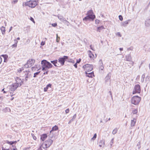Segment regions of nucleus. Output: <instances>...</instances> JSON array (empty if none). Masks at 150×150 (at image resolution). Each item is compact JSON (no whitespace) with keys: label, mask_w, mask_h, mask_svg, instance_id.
Here are the masks:
<instances>
[{"label":"nucleus","mask_w":150,"mask_h":150,"mask_svg":"<svg viewBox=\"0 0 150 150\" xmlns=\"http://www.w3.org/2000/svg\"><path fill=\"white\" fill-rule=\"evenodd\" d=\"M41 64L42 65V70L46 71L48 69L52 68L53 67L52 64L46 60H43L41 61Z\"/></svg>","instance_id":"1"},{"label":"nucleus","mask_w":150,"mask_h":150,"mask_svg":"<svg viewBox=\"0 0 150 150\" xmlns=\"http://www.w3.org/2000/svg\"><path fill=\"white\" fill-rule=\"evenodd\" d=\"M93 11L92 10L88 11L87 13V16L83 19V20L85 21H93L95 18V16L93 14Z\"/></svg>","instance_id":"2"},{"label":"nucleus","mask_w":150,"mask_h":150,"mask_svg":"<svg viewBox=\"0 0 150 150\" xmlns=\"http://www.w3.org/2000/svg\"><path fill=\"white\" fill-rule=\"evenodd\" d=\"M38 4V3L36 0H30L26 2L25 4V6H28L32 8H34Z\"/></svg>","instance_id":"3"},{"label":"nucleus","mask_w":150,"mask_h":150,"mask_svg":"<svg viewBox=\"0 0 150 150\" xmlns=\"http://www.w3.org/2000/svg\"><path fill=\"white\" fill-rule=\"evenodd\" d=\"M141 98L138 96H133L131 99V102L132 104L134 105H137L140 101Z\"/></svg>","instance_id":"4"},{"label":"nucleus","mask_w":150,"mask_h":150,"mask_svg":"<svg viewBox=\"0 0 150 150\" xmlns=\"http://www.w3.org/2000/svg\"><path fill=\"white\" fill-rule=\"evenodd\" d=\"M68 59V56H64L63 57L59 58L58 59V62L59 63V67L63 66L64 64L65 61Z\"/></svg>","instance_id":"5"},{"label":"nucleus","mask_w":150,"mask_h":150,"mask_svg":"<svg viewBox=\"0 0 150 150\" xmlns=\"http://www.w3.org/2000/svg\"><path fill=\"white\" fill-rule=\"evenodd\" d=\"M35 60L33 59H30L24 65L25 68L31 67L34 63Z\"/></svg>","instance_id":"6"},{"label":"nucleus","mask_w":150,"mask_h":150,"mask_svg":"<svg viewBox=\"0 0 150 150\" xmlns=\"http://www.w3.org/2000/svg\"><path fill=\"white\" fill-rule=\"evenodd\" d=\"M83 68L84 70L87 71L88 72H89L93 70V66L92 65L87 64L83 66Z\"/></svg>","instance_id":"7"},{"label":"nucleus","mask_w":150,"mask_h":150,"mask_svg":"<svg viewBox=\"0 0 150 150\" xmlns=\"http://www.w3.org/2000/svg\"><path fill=\"white\" fill-rule=\"evenodd\" d=\"M141 91L140 85L139 84L136 85L134 87L132 93L133 94H135L137 93H140Z\"/></svg>","instance_id":"8"},{"label":"nucleus","mask_w":150,"mask_h":150,"mask_svg":"<svg viewBox=\"0 0 150 150\" xmlns=\"http://www.w3.org/2000/svg\"><path fill=\"white\" fill-rule=\"evenodd\" d=\"M19 86L17 83H14L12 85L8 86V88L11 91H15L18 87Z\"/></svg>","instance_id":"9"},{"label":"nucleus","mask_w":150,"mask_h":150,"mask_svg":"<svg viewBox=\"0 0 150 150\" xmlns=\"http://www.w3.org/2000/svg\"><path fill=\"white\" fill-rule=\"evenodd\" d=\"M125 59L126 61L131 62L130 63L131 65L133 66L134 64V62L132 60V57L130 54H128L125 56Z\"/></svg>","instance_id":"10"},{"label":"nucleus","mask_w":150,"mask_h":150,"mask_svg":"<svg viewBox=\"0 0 150 150\" xmlns=\"http://www.w3.org/2000/svg\"><path fill=\"white\" fill-rule=\"evenodd\" d=\"M45 146L46 148H47L50 147V146L52 144L53 142V140L50 139H48L46 140L45 142Z\"/></svg>","instance_id":"11"},{"label":"nucleus","mask_w":150,"mask_h":150,"mask_svg":"<svg viewBox=\"0 0 150 150\" xmlns=\"http://www.w3.org/2000/svg\"><path fill=\"white\" fill-rule=\"evenodd\" d=\"M16 83H17L19 86L21 85L22 83L23 82V81L21 80L20 78L16 77Z\"/></svg>","instance_id":"12"},{"label":"nucleus","mask_w":150,"mask_h":150,"mask_svg":"<svg viewBox=\"0 0 150 150\" xmlns=\"http://www.w3.org/2000/svg\"><path fill=\"white\" fill-rule=\"evenodd\" d=\"M58 60L57 59L53 60L51 61L50 62L52 63L55 67H60L59 64L58 63Z\"/></svg>","instance_id":"13"},{"label":"nucleus","mask_w":150,"mask_h":150,"mask_svg":"<svg viewBox=\"0 0 150 150\" xmlns=\"http://www.w3.org/2000/svg\"><path fill=\"white\" fill-rule=\"evenodd\" d=\"M99 63L100 64L99 69L103 70L104 69V67L102 59L100 60Z\"/></svg>","instance_id":"14"},{"label":"nucleus","mask_w":150,"mask_h":150,"mask_svg":"<svg viewBox=\"0 0 150 150\" xmlns=\"http://www.w3.org/2000/svg\"><path fill=\"white\" fill-rule=\"evenodd\" d=\"M85 73L86 74V76L92 78L93 76H94L93 71L89 73H87V71H86Z\"/></svg>","instance_id":"15"},{"label":"nucleus","mask_w":150,"mask_h":150,"mask_svg":"<svg viewBox=\"0 0 150 150\" xmlns=\"http://www.w3.org/2000/svg\"><path fill=\"white\" fill-rule=\"evenodd\" d=\"M24 76H31V74L29 71H25L23 72Z\"/></svg>","instance_id":"16"},{"label":"nucleus","mask_w":150,"mask_h":150,"mask_svg":"<svg viewBox=\"0 0 150 150\" xmlns=\"http://www.w3.org/2000/svg\"><path fill=\"white\" fill-rule=\"evenodd\" d=\"M47 135L46 134H43L41 136L40 139L43 141L47 138Z\"/></svg>","instance_id":"17"},{"label":"nucleus","mask_w":150,"mask_h":150,"mask_svg":"<svg viewBox=\"0 0 150 150\" xmlns=\"http://www.w3.org/2000/svg\"><path fill=\"white\" fill-rule=\"evenodd\" d=\"M137 119H136L135 118H134L133 119V120H131V126L132 127H134L135 124L136 122Z\"/></svg>","instance_id":"18"},{"label":"nucleus","mask_w":150,"mask_h":150,"mask_svg":"<svg viewBox=\"0 0 150 150\" xmlns=\"http://www.w3.org/2000/svg\"><path fill=\"white\" fill-rule=\"evenodd\" d=\"M130 20H128V21H125L122 22L121 24V25L124 27H126L127 25L128 24V21H130Z\"/></svg>","instance_id":"19"},{"label":"nucleus","mask_w":150,"mask_h":150,"mask_svg":"<svg viewBox=\"0 0 150 150\" xmlns=\"http://www.w3.org/2000/svg\"><path fill=\"white\" fill-rule=\"evenodd\" d=\"M76 114H75L74 115L72 118L69 120L68 122L69 124H70L71 123L74 121L76 117Z\"/></svg>","instance_id":"20"},{"label":"nucleus","mask_w":150,"mask_h":150,"mask_svg":"<svg viewBox=\"0 0 150 150\" xmlns=\"http://www.w3.org/2000/svg\"><path fill=\"white\" fill-rule=\"evenodd\" d=\"M105 145V141L103 139L100 140L99 143V146L100 147H102V146H104Z\"/></svg>","instance_id":"21"},{"label":"nucleus","mask_w":150,"mask_h":150,"mask_svg":"<svg viewBox=\"0 0 150 150\" xmlns=\"http://www.w3.org/2000/svg\"><path fill=\"white\" fill-rule=\"evenodd\" d=\"M105 29V28L103 26H101L97 28V31L100 32L102 30Z\"/></svg>","instance_id":"22"},{"label":"nucleus","mask_w":150,"mask_h":150,"mask_svg":"<svg viewBox=\"0 0 150 150\" xmlns=\"http://www.w3.org/2000/svg\"><path fill=\"white\" fill-rule=\"evenodd\" d=\"M2 111L5 112H10L11 111V109L9 108L8 107H6L3 109L2 110Z\"/></svg>","instance_id":"23"},{"label":"nucleus","mask_w":150,"mask_h":150,"mask_svg":"<svg viewBox=\"0 0 150 150\" xmlns=\"http://www.w3.org/2000/svg\"><path fill=\"white\" fill-rule=\"evenodd\" d=\"M58 129V127L57 126L55 125L52 128V129L50 131V133H51L52 131H56Z\"/></svg>","instance_id":"24"},{"label":"nucleus","mask_w":150,"mask_h":150,"mask_svg":"<svg viewBox=\"0 0 150 150\" xmlns=\"http://www.w3.org/2000/svg\"><path fill=\"white\" fill-rule=\"evenodd\" d=\"M52 85L50 83L47 85L46 87L44 88V91H47L49 87L51 88V87Z\"/></svg>","instance_id":"25"},{"label":"nucleus","mask_w":150,"mask_h":150,"mask_svg":"<svg viewBox=\"0 0 150 150\" xmlns=\"http://www.w3.org/2000/svg\"><path fill=\"white\" fill-rule=\"evenodd\" d=\"M1 30L2 34L4 35L5 33V28L4 26H2L1 28Z\"/></svg>","instance_id":"26"},{"label":"nucleus","mask_w":150,"mask_h":150,"mask_svg":"<svg viewBox=\"0 0 150 150\" xmlns=\"http://www.w3.org/2000/svg\"><path fill=\"white\" fill-rule=\"evenodd\" d=\"M66 61L72 63H75V61L74 60L71 59H69L68 58V59H67Z\"/></svg>","instance_id":"27"},{"label":"nucleus","mask_w":150,"mask_h":150,"mask_svg":"<svg viewBox=\"0 0 150 150\" xmlns=\"http://www.w3.org/2000/svg\"><path fill=\"white\" fill-rule=\"evenodd\" d=\"M58 18L62 21L64 22V21H66V19L65 18H63V17L62 16H58Z\"/></svg>","instance_id":"28"},{"label":"nucleus","mask_w":150,"mask_h":150,"mask_svg":"<svg viewBox=\"0 0 150 150\" xmlns=\"http://www.w3.org/2000/svg\"><path fill=\"white\" fill-rule=\"evenodd\" d=\"M1 56L3 57L4 59V62H6L7 60V58L8 57V56L6 55L3 54L1 55Z\"/></svg>","instance_id":"29"},{"label":"nucleus","mask_w":150,"mask_h":150,"mask_svg":"<svg viewBox=\"0 0 150 150\" xmlns=\"http://www.w3.org/2000/svg\"><path fill=\"white\" fill-rule=\"evenodd\" d=\"M17 142V141H12V142H9L8 141H6V143L8 144H10V145H12L13 144L16 143Z\"/></svg>","instance_id":"30"},{"label":"nucleus","mask_w":150,"mask_h":150,"mask_svg":"<svg viewBox=\"0 0 150 150\" xmlns=\"http://www.w3.org/2000/svg\"><path fill=\"white\" fill-rule=\"evenodd\" d=\"M110 76L109 75V74H108L106 76L105 78V80L106 81H108L109 79H110Z\"/></svg>","instance_id":"31"},{"label":"nucleus","mask_w":150,"mask_h":150,"mask_svg":"<svg viewBox=\"0 0 150 150\" xmlns=\"http://www.w3.org/2000/svg\"><path fill=\"white\" fill-rule=\"evenodd\" d=\"M88 54L89 55V57L91 58V59H93L94 57V55L92 53H89Z\"/></svg>","instance_id":"32"},{"label":"nucleus","mask_w":150,"mask_h":150,"mask_svg":"<svg viewBox=\"0 0 150 150\" xmlns=\"http://www.w3.org/2000/svg\"><path fill=\"white\" fill-rule=\"evenodd\" d=\"M138 112V110L137 109L133 110L132 113L133 114H137Z\"/></svg>","instance_id":"33"},{"label":"nucleus","mask_w":150,"mask_h":150,"mask_svg":"<svg viewBox=\"0 0 150 150\" xmlns=\"http://www.w3.org/2000/svg\"><path fill=\"white\" fill-rule=\"evenodd\" d=\"M117 130H118L117 128L115 129L112 131V134H115L117 132Z\"/></svg>","instance_id":"34"},{"label":"nucleus","mask_w":150,"mask_h":150,"mask_svg":"<svg viewBox=\"0 0 150 150\" xmlns=\"http://www.w3.org/2000/svg\"><path fill=\"white\" fill-rule=\"evenodd\" d=\"M150 77L149 76H147L145 79V81L146 82H149L150 81Z\"/></svg>","instance_id":"35"},{"label":"nucleus","mask_w":150,"mask_h":150,"mask_svg":"<svg viewBox=\"0 0 150 150\" xmlns=\"http://www.w3.org/2000/svg\"><path fill=\"white\" fill-rule=\"evenodd\" d=\"M96 137H97V134L96 133V134H94L93 137L92 138L91 140H93V141L95 139H96Z\"/></svg>","instance_id":"36"},{"label":"nucleus","mask_w":150,"mask_h":150,"mask_svg":"<svg viewBox=\"0 0 150 150\" xmlns=\"http://www.w3.org/2000/svg\"><path fill=\"white\" fill-rule=\"evenodd\" d=\"M40 71L36 72L34 74L33 77H36V76L38 75L40 73Z\"/></svg>","instance_id":"37"},{"label":"nucleus","mask_w":150,"mask_h":150,"mask_svg":"<svg viewBox=\"0 0 150 150\" xmlns=\"http://www.w3.org/2000/svg\"><path fill=\"white\" fill-rule=\"evenodd\" d=\"M25 81H27L28 80V78H30L31 76H25Z\"/></svg>","instance_id":"38"},{"label":"nucleus","mask_w":150,"mask_h":150,"mask_svg":"<svg viewBox=\"0 0 150 150\" xmlns=\"http://www.w3.org/2000/svg\"><path fill=\"white\" fill-rule=\"evenodd\" d=\"M119 19L121 21H122L123 18H122V16L121 15H119Z\"/></svg>","instance_id":"39"},{"label":"nucleus","mask_w":150,"mask_h":150,"mask_svg":"<svg viewBox=\"0 0 150 150\" xmlns=\"http://www.w3.org/2000/svg\"><path fill=\"white\" fill-rule=\"evenodd\" d=\"M12 146L13 147V148H12L11 149V150H17V148H16V147L13 146V145H12Z\"/></svg>","instance_id":"40"},{"label":"nucleus","mask_w":150,"mask_h":150,"mask_svg":"<svg viewBox=\"0 0 150 150\" xmlns=\"http://www.w3.org/2000/svg\"><path fill=\"white\" fill-rule=\"evenodd\" d=\"M2 150H11V148H10L8 149H5L3 147H2Z\"/></svg>","instance_id":"41"},{"label":"nucleus","mask_w":150,"mask_h":150,"mask_svg":"<svg viewBox=\"0 0 150 150\" xmlns=\"http://www.w3.org/2000/svg\"><path fill=\"white\" fill-rule=\"evenodd\" d=\"M116 35L120 37H121V35L120 32H117L116 33Z\"/></svg>","instance_id":"42"},{"label":"nucleus","mask_w":150,"mask_h":150,"mask_svg":"<svg viewBox=\"0 0 150 150\" xmlns=\"http://www.w3.org/2000/svg\"><path fill=\"white\" fill-rule=\"evenodd\" d=\"M32 135L33 137V139L35 140H36L37 139V138L36 137H35L34 135V134H32Z\"/></svg>","instance_id":"43"},{"label":"nucleus","mask_w":150,"mask_h":150,"mask_svg":"<svg viewBox=\"0 0 150 150\" xmlns=\"http://www.w3.org/2000/svg\"><path fill=\"white\" fill-rule=\"evenodd\" d=\"M100 21L98 19H96L95 21V22L96 24H98Z\"/></svg>","instance_id":"44"},{"label":"nucleus","mask_w":150,"mask_h":150,"mask_svg":"<svg viewBox=\"0 0 150 150\" xmlns=\"http://www.w3.org/2000/svg\"><path fill=\"white\" fill-rule=\"evenodd\" d=\"M52 25L53 26L55 27H56V26H57V24L56 23H52Z\"/></svg>","instance_id":"45"},{"label":"nucleus","mask_w":150,"mask_h":150,"mask_svg":"<svg viewBox=\"0 0 150 150\" xmlns=\"http://www.w3.org/2000/svg\"><path fill=\"white\" fill-rule=\"evenodd\" d=\"M69 110L68 108L67 109L65 110V112H66V113H68L69 112Z\"/></svg>","instance_id":"46"},{"label":"nucleus","mask_w":150,"mask_h":150,"mask_svg":"<svg viewBox=\"0 0 150 150\" xmlns=\"http://www.w3.org/2000/svg\"><path fill=\"white\" fill-rule=\"evenodd\" d=\"M113 139H114L113 138H112L111 140V141H110V143H111V145L112 146V144H113Z\"/></svg>","instance_id":"47"},{"label":"nucleus","mask_w":150,"mask_h":150,"mask_svg":"<svg viewBox=\"0 0 150 150\" xmlns=\"http://www.w3.org/2000/svg\"><path fill=\"white\" fill-rule=\"evenodd\" d=\"M145 25L147 26H148L149 25V23H147V22L146 21L145 22Z\"/></svg>","instance_id":"48"},{"label":"nucleus","mask_w":150,"mask_h":150,"mask_svg":"<svg viewBox=\"0 0 150 150\" xmlns=\"http://www.w3.org/2000/svg\"><path fill=\"white\" fill-rule=\"evenodd\" d=\"M30 20L31 21H32L33 23H35L34 20L32 17H30Z\"/></svg>","instance_id":"49"},{"label":"nucleus","mask_w":150,"mask_h":150,"mask_svg":"<svg viewBox=\"0 0 150 150\" xmlns=\"http://www.w3.org/2000/svg\"><path fill=\"white\" fill-rule=\"evenodd\" d=\"M64 23H65L67 24V25H69V22H68L66 20V21H64Z\"/></svg>","instance_id":"50"},{"label":"nucleus","mask_w":150,"mask_h":150,"mask_svg":"<svg viewBox=\"0 0 150 150\" xmlns=\"http://www.w3.org/2000/svg\"><path fill=\"white\" fill-rule=\"evenodd\" d=\"M81 61V59H79V60L77 59L76 63H79Z\"/></svg>","instance_id":"51"},{"label":"nucleus","mask_w":150,"mask_h":150,"mask_svg":"<svg viewBox=\"0 0 150 150\" xmlns=\"http://www.w3.org/2000/svg\"><path fill=\"white\" fill-rule=\"evenodd\" d=\"M145 78V75L144 74H143L142 76V79H144Z\"/></svg>","instance_id":"52"},{"label":"nucleus","mask_w":150,"mask_h":150,"mask_svg":"<svg viewBox=\"0 0 150 150\" xmlns=\"http://www.w3.org/2000/svg\"><path fill=\"white\" fill-rule=\"evenodd\" d=\"M17 44L16 43H15L12 45V47H17Z\"/></svg>","instance_id":"53"},{"label":"nucleus","mask_w":150,"mask_h":150,"mask_svg":"<svg viewBox=\"0 0 150 150\" xmlns=\"http://www.w3.org/2000/svg\"><path fill=\"white\" fill-rule=\"evenodd\" d=\"M90 47L91 49L92 50H94L93 49V47L92 45H90Z\"/></svg>","instance_id":"54"},{"label":"nucleus","mask_w":150,"mask_h":150,"mask_svg":"<svg viewBox=\"0 0 150 150\" xmlns=\"http://www.w3.org/2000/svg\"><path fill=\"white\" fill-rule=\"evenodd\" d=\"M109 93L110 94V96H111V97L112 98V93H111V91H109Z\"/></svg>","instance_id":"55"},{"label":"nucleus","mask_w":150,"mask_h":150,"mask_svg":"<svg viewBox=\"0 0 150 150\" xmlns=\"http://www.w3.org/2000/svg\"><path fill=\"white\" fill-rule=\"evenodd\" d=\"M45 45V42H42L41 43V45L43 46Z\"/></svg>","instance_id":"56"},{"label":"nucleus","mask_w":150,"mask_h":150,"mask_svg":"<svg viewBox=\"0 0 150 150\" xmlns=\"http://www.w3.org/2000/svg\"><path fill=\"white\" fill-rule=\"evenodd\" d=\"M74 66L76 68H77V63L76 62L74 65Z\"/></svg>","instance_id":"57"},{"label":"nucleus","mask_w":150,"mask_h":150,"mask_svg":"<svg viewBox=\"0 0 150 150\" xmlns=\"http://www.w3.org/2000/svg\"><path fill=\"white\" fill-rule=\"evenodd\" d=\"M18 1V0H14L13 2L14 3V4H15Z\"/></svg>","instance_id":"58"},{"label":"nucleus","mask_w":150,"mask_h":150,"mask_svg":"<svg viewBox=\"0 0 150 150\" xmlns=\"http://www.w3.org/2000/svg\"><path fill=\"white\" fill-rule=\"evenodd\" d=\"M140 142H139L137 145V146H138V148H140V146L139 147V145H140Z\"/></svg>","instance_id":"59"},{"label":"nucleus","mask_w":150,"mask_h":150,"mask_svg":"<svg viewBox=\"0 0 150 150\" xmlns=\"http://www.w3.org/2000/svg\"><path fill=\"white\" fill-rule=\"evenodd\" d=\"M48 71H47L46 72H44L43 73V74H48Z\"/></svg>","instance_id":"60"},{"label":"nucleus","mask_w":150,"mask_h":150,"mask_svg":"<svg viewBox=\"0 0 150 150\" xmlns=\"http://www.w3.org/2000/svg\"><path fill=\"white\" fill-rule=\"evenodd\" d=\"M42 145H41L40 147L38 149V150H42Z\"/></svg>","instance_id":"61"},{"label":"nucleus","mask_w":150,"mask_h":150,"mask_svg":"<svg viewBox=\"0 0 150 150\" xmlns=\"http://www.w3.org/2000/svg\"><path fill=\"white\" fill-rule=\"evenodd\" d=\"M4 88L2 89V91H3L4 93H6V92L4 91Z\"/></svg>","instance_id":"62"},{"label":"nucleus","mask_w":150,"mask_h":150,"mask_svg":"<svg viewBox=\"0 0 150 150\" xmlns=\"http://www.w3.org/2000/svg\"><path fill=\"white\" fill-rule=\"evenodd\" d=\"M14 42H15V43L16 44H17V43L18 42V41H17L16 40H14Z\"/></svg>","instance_id":"63"},{"label":"nucleus","mask_w":150,"mask_h":150,"mask_svg":"<svg viewBox=\"0 0 150 150\" xmlns=\"http://www.w3.org/2000/svg\"><path fill=\"white\" fill-rule=\"evenodd\" d=\"M2 61V58H1L0 57V64H1V62Z\"/></svg>","instance_id":"64"}]
</instances>
